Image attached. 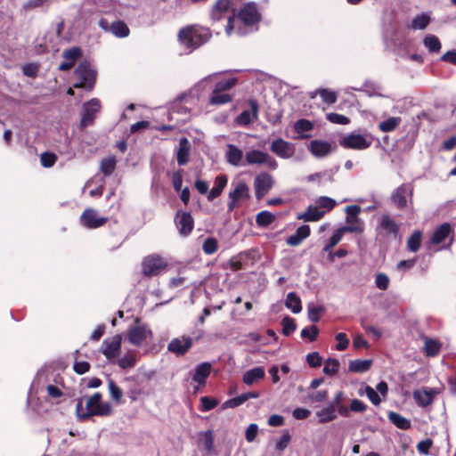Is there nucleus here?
Listing matches in <instances>:
<instances>
[{
    "label": "nucleus",
    "mask_w": 456,
    "mask_h": 456,
    "mask_svg": "<svg viewBox=\"0 0 456 456\" xmlns=\"http://www.w3.org/2000/svg\"><path fill=\"white\" fill-rule=\"evenodd\" d=\"M211 33L208 28L195 25L182 28L178 39L182 45L192 51L209 40Z\"/></svg>",
    "instance_id": "1"
},
{
    "label": "nucleus",
    "mask_w": 456,
    "mask_h": 456,
    "mask_svg": "<svg viewBox=\"0 0 456 456\" xmlns=\"http://www.w3.org/2000/svg\"><path fill=\"white\" fill-rule=\"evenodd\" d=\"M86 411H82V402L77 403V415L85 419L90 416H109L112 413V406L110 403H102V395L98 392L86 399Z\"/></svg>",
    "instance_id": "2"
},
{
    "label": "nucleus",
    "mask_w": 456,
    "mask_h": 456,
    "mask_svg": "<svg viewBox=\"0 0 456 456\" xmlns=\"http://www.w3.org/2000/svg\"><path fill=\"white\" fill-rule=\"evenodd\" d=\"M77 82L74 84L76 88H85L91 91L95 83L96 71L87 61H81L75 69Z\"/></svg>",
    "instance_id": "3"
},
{
    "label": "nucleus",
    "mask_w": 456,
    "mask_h": 456,
    "mask_svg": "<svg viewBox=\"0 0 456 456\" xmlns=\"http://www.w3.org/2000/svg\"><path fill=\"white\" fill-rule=\"evenodd\" d=\"M372 143V137L370 134H361L356 133H350L345 134L339 140V144L345 149H351L356 151H362L368 149Z\"/></svg>",
    "instance_id": "4"
},
{
    "label": "nucleus",
    "mask_w": 456,
    "mask_h": 456,
    "mask_svg": "<svg viewBox=\"0 0 456 456\" xmlns=\"http://www.w3.org/2000/svg\"><path fill=\"white\" fill-rule=\"evenodd\" d=\"M245 162L248 165H265L271 169L277 168V162L267 152L259 150H250L245 154Z\"/></svg>",
    "instance_id": "5"
},
{
    "label": "nucleus",
    "mask_w": 456,
    "mask_h": 456,
    "mask_svg": "<svg viewBox=\"0 0 456 456\" xmlns=\"http://www.w3.org/2000/svg\"><path fill=\"white\" fill-rule=\"evenodd\" d=\"M167 267L166 262L159 256L151 255L143 258L142 272L145 276L158 275Z\"/></svg>",
    "instance_id": "6"
},
{
    "label": "nucleus",
    "mask_w": 456,
    "mask_h": 456,
    "mask_svg": "<svg viewBox=\"0 0 456 456\" xmlns=\"http://www.w3.org/2000/svg\"><path fill=\"white\" fill-rule=\"evenodd\" d=\"M101 110V102L98 99L93 98L83 104L81 114L80 126L81 128L87 127L92 125L96 114Z\"/></svg>",
    "instance_id": "7"
},
{
    "label": "nucleus",
    "mask_w": 456,
    "mask_h": 456,
    "mask_svg": "<svg viewBox=\"0 0 456 456\" xmlns=\"http://www.w3.org/2000/svg\"><path fill=\"white\" fill-rule=\"evenodd\" d=\"M122 337L115 335L110 339H104L101 351L109 361H114L119 354L121 349Z\"/></svg>",
    "instance_id": "8"
},
{
    "label": "nucleus",
    "mask_w": 456,
    "mask_h": 456,
    "mask_svg": "<svg viewBox=\"0 0 456 456\" xmlns=\"http://www.w3.org/2000/svg\"><path fill=\"white\" fill-rule=\"evenodd\" d=\"M108 218L100 216L94 208H86L80 216L81 224L87 229H96L102 226Z\"/></svg>",
    "instance_id": "9"
},
{
    "label": "nucleus",
    "mask_w": 456,
    "mask_h": 456,
    "mask_svg": "<svg viewBox=\"0 0 456 456\" xmlns=\"http://www.w3.org/2000/svg\"><path fill=\"white\" fill-rule=\"evenodd\" d=\"M151 336V330L144 325H134L127 332L128 341L134 346H141Z\"/></svg>",
    "instance_id": "10"
},
{
    "label": "nucleus",
    "mask_w": 456,
    "mask_h": 456,
    "mask_svg": "<svg viewBox=\"0 0 456 456\" xmlns=\"http://www.w3.org/2000/svg\"><path fill=\"white\" fill-rule=\"evenodd\" d=\"M270 150L272 152L282 159H289L293 156L295 152L294 145L291 142L283 140L282 138H278L273 141L270 146Z\"/></svg>",
    "instance_id": "11"
},
{
    "label": "nucleus",
    "mask_w": 456,
    "mask_h": 456,
    "mask_svg": "<svg viewBox=\"0 0 456 456\" xmlns=\"http://www.w3.org/2000/svg\"><path fill=\"white\" fill-rule=\"evenodd\" d=\"M273 180L269 173H260L255 179L256 197L261 200L273 187Z\"/></svg>",
    "instance_id": "12"
},
{
    "label": "nucleus",
    "mask_w": 456,
    "mask_h": 456,
    "mask_svg": "<svg viewBox=\"0 0 456 456\" xmlns=\"http://www.w3.org/2000/svg\"><path fill=\"white\" fill-rule=\"evenodd\" d=\"M250 110H243L236 118V122L240 126H248L258 118V103L256 100L248 101Z\"/></svg>",
    "instance_id": "13"
},
{
    "label": "nucleus",
    "mask_w": 456,
    "mask_h": 456,
    "mask_svg": "<svg viewBox=\"0 0 456 456\" xmlns=\"http://www.w3.org/2000/svg\"><path fill=\"white\" fill-rule=\"evenodd\" d=\"M192 346V338L180 337L173 338L167 345V350L176 355L185 354Z\"/></svg>",
    "instance_id": "14"
},
{
    "label": "nucleus",
    "mask_w": 456,
    "mask_h": 456,
    "mask_svg": "<svg viewBox=\"0 0 456 456\" xmlns=\"http://www.w3.org/2000/svg\"><path fill=\"white\" fill-rule=\"evenodd\" d=\"M260 19L256 5L253 3H248L240 11L239 20L242 21L245 25H252L256 23Z\"/></svg>",
    "instance_id": "15"
},
{
    "label": "nucleus",
    "mask_w": 456,
    "mask_h": 456,
    "mask_svg": "<svg viewBox=\"0 0 456 456\" xmlns=\"http://www.w3.org/2000/svg\"><path fill=\"white\" fill-rule=\"evenodd\" d=\"M337 205V201L330 197L322 196L315 199V221L331 211Z\"/></svg>",
    "instance_id": "16"
},
{
    "label": "nucleus",
    "mask_w": 456,
    "mask_h": 456,
    "mask_svg": "<svg viewBox=\"0 0 456 456\" xmlns=\"http://www.w3.org/2000/svg\"><path fill=\"white\" fill-rule=\"evenodd\" d=\"M82 56V51L79 47H72L62 52L64 61L59 65V69L67 71L72 68L74 63Z\"/></svg>",
    "instance_id": "17"
},
{
    "label": "nucleus",
    "mask_w": 456,
    "mask_h": 456,
    "mask_svg": "<svg viewBox=\"0 0 456 456\" xmlns=\"http://www.w3.org/2000/svg\"><path fill=\"white\" fill-rule=\"evenodd\" d=\"M230 202L228 209L233 210L236 204L248 198V188L244 183H238L234 190L229 193Z\"/></svg>",
    "instance_id": "18"
},
{
    "label": "nucleus",
    "mask_w": 456,
    "mask_h": 456,
    "mask_svg": "<svg viewBox=\"0 0 456 456\" xmlns=\"http://www.w3.org/2000/svg\"><path fill=\"white\" fill-rule=\"evenodd\" d=\"M225 158L227 162L234 167L245 165V158L243 156V151L233 144L227 145Z\"/></svg>",
    "instance_id": "19"
},
{
    "label": "nucleus",
    "mask_w": 456,
    "mask_h": 456,
    "mask_svg": "<svg viewBox=\"0 0 456 456\" xmlns=\"http://www.w3.org/2000/svg\"><path fill=\"white\" fill-rule=\"evenodd\" d=\"M314 130V124L305 118L297 120L294 125V131L297 134L295 138L297 139H307L312 136Z\"/></svg>",
    "instance_id": "20"
},
{
    "label": "nucleus",
    "mask_w": 456,
    "mask_h": 456,
    "mask_svg": "<svg viewBox=\"0 0 456 456\" xmlns=\"http://www.w3.org/2000/svg\"><path fill=\"white\" fill-rule=\"evenodd\" d=\"M176 226L181 235L187 236L193 229V219L189 213H183L176 216Z\"/></svg>",
    "instance_id": "21"
},
{
    "label": "nucleus",
    "mask_w": 456,
    "mask_h": 456,
    "mask_svg": "<svg viewBox=\"0 0 456 456\" xmlns=\"http://www.w3.org/2000/svg\"><path fill=\"white\" fill-rule=\"evenodd\" d=\"M412 189L411 184H403L398 187L392 194V200L398 208H403L406 206V198L411 195Z\"/></svg>",
    "instance_id": "22"
},
{
    "label": "nucleus",
    "mask_w": 456,
    "mask_h": 456,
    "mask_svg": "<svg viewBox=\"0 0 456 456\" xmlns=\"http://www.w3.org/2000/svg\"><path fill=\"white\" fill-rule=\"evenodd\" d=\"M265 376V371L263 367H256L247 370L242 377L243 382L248 386H252L258 381L262 380Z\"/></svg>",
    "instance_id": "23"
},
{
    "label": "nucleus",
    "mask_w": 456,
    "mask_h": 456,
    "mask_svg": "<svg viewBox=\"0 0 456 456\" xmlns=\"http://www.w3.org/2000/svg\"><path fill=\"white\" fill-rule=\"evenodd\" d=\"M231 5L230 0H217L211 12V18L215 21H219L229 12Z\"/></svg>",
    "instance_id": "24"
},
{
    "label": "nucleus",
    "mask_w": 456,
    "mask_h": 456,
    "mask_svg": "<svg viewBox=\"0 0 456 456\" xmlns=\"http://www.w3.org/2000/svg\"><path fill=\"white\" fill-rule=\"evenodd\" d=\"M211 371V364L209 362H202L196 366L192 379L199 385H205L206 379Z\"/></svg>",
    "instance_id": "25"
},
{
    "label": "nucleus",
    "mask_w": 456,
    "mask_h": 456,
    "mask_svg": "<svg viewBox=\"0 0 456 456\" xmlns=\"http://www.w3.org/2000/svg\"><path fill=\"white\" fill-rule=\"evenodd\" d=\"M310 232L311 229L309 225H302L297 228L293 235L287 238L286 242L289 246H297L310 235Z\"/></svg>",
    "instance_id": "26"
},
{
    "label": "nucleus",
    "mask_w": 456,
    "mask_h": 456,
    "mask_svg": "<svg viewBox=\"0 0 456 456\" xmlns=\"http://www.w3.org/2000/svg\"><path fill=\"white\" fill-rule=\"evenodd\" d=\"M113 173H97L94 178L87 182L86 186H91L94 182L101 183V184L89 191L92 197L101 196L102 194V183H105L107 180H110Z\"/></svg>",
    "instance_id": "27"
},
{
    "label": "nucleus",
    "mask_w": 456,
    "mask_h": 456,
    "mask_svg": "<svg viewBox=\"0 0 456 456\" xmlns=\"http://www.w3.org/2000/svg\"><path fill=\"white\" fill-rule=\"evenodd\" d=\"M379 227L387 235H393L394 237H396L398 234L399 226L388 215L381 216Z\"/></svg>",
    "instance_id": "28"
},
{
    "label": "nucleus",
    "mask_w": 456,
    "mask_h": 456,
    "mask_svg": "<svg viewBox=\"0 0 456 456\" xmlns=\"http://www.w3.org/2000/svg\"><path fill=\"white\" fill-rule=\"evenodd\" d=\"M430 22V14L428 12H422L413 17L409 28L412 30H423L429 25Z\"/></svg>",
    "instance_id": "29"
},
{
    "label": "nucleus",
    "mask_w": 456,
    "mask_h": 456,
    "mask_svg": "<svg viewBox=\"0 0 456 456\" xmlns=\"http://www.w3.org/2000/svg\"><path fill=\"white\" fill-rule=\"evenodd\" d=\"M191 150V143L187 138H181L177 150L176 159L180 166L184 165L188 161V156Z\"/></svg>",
    "instance_id": "30"
},
{
    "label": "nucleus",
    "mask_w": 456,
    "mask_h": 456,
    "mask_svg": "<svg viewBox=\"0 0 456 456\" xmlns=\"http://www.w3.org/2000/svg\"><path fill=\"white\" fill-rule=\"evenodd\" d=\"M341 393L338 394L335 398V403L330 404L328 407L322 409L320 411H317V416L320 419L321 422H327L334 419L336 418V405L339 403Z\"/></svg>",
    "instance_id": "31"
},
{
    "label": "nucleus",
    "mask_w": 456,
    "mask_h": 456,
    "mask_svg": "<svg viewBox=\"0 0 456 456\" xmlns=\"http://www.w3.org/2000/svg\"><path fill=\"white\" fill-rule=\"evenodd\" d=\"M259 396V394L256 392H248L241 394L234 398H232L230 400H227L223 407L224 408H235L242 403H244L246 401H248L250 398H257Z\"/></svg>",
    "instance_id": "32"
},
{
    "label": "nucleus",
    "mask_w": 456,
    "mask_h": 456,
    "mask_svg": "<svg viewBox=\"0 0 456 456\" xmlns=\"http://www.w3.org/2000/svg\"><path fill=\"white\" fill-rule=\"evenodd\" d=\"M451 232V226L449 224L444 223L439 225L434 232L431 237V242L433 244H440L444 241Z\"/></svg>",
    "instance_id": "33"
},
{
    "label": "nucleus",
    "mask_w": 456,
    "mask_h": 456,
    "mask_svg": "<svg viewBox=\"0 0 456 456\" xmlns=\"http://www.w3.org/2000/svg\"><path fill=\"white\" fill-rule=\"evenodd\" d=\"M388 419L392 422L396 428L408 430L411 428V421L395 411H389L387 414Z\"/></svg>",
    "instance_id": "34"
},
{
    "label": "nucleus",
    "mask_w": 456,
    "mask_h": 456,
    "mask_svg": "<svg viewBox=\"0 0 456 456\" xmlns=\"http://www.w3.org/2000/svg\"><path fill=\"white\" fill-rule=\"evenodd\" d=\"M232 101V96L228 93L214 89L209 98V103L212 105H223Z\"/></svg>",
    "instance_id": "35"
},
{
    "label": "nucleus",
    "mask_w": 456,
    "mask_h": 456,
    "mask_svg": "<svg viewBox=\"0 0 456 456\" xmlns=\"http://www.w3.org/2000/svg\"><path fill=\"white\" fill-rule=\"evenodd\" d=\"M227 183V178L224 175H219L216 178L215 185L208 193V199L213 200L215 198L220 195L223 189Z\"/></svg>",
    "instance_id": "36"
},
{
    "label": "nucleus",
    "mask_w": 456,
    "mask_h": 456,
    "mask_svg": "<svg viewBox=\"0 0 456 456\" xmlns=\"http://www.w3.org/2000/svg\"><path fill=\"white\" fill-rule=\"evenodd\" d=\"M110 31L117 37H126L129 35V28L127 25L121 21L117 20L111 23Z\"/></svg>",
    "instance_id": "37"
},
{
    "label": "nucleus",
    "mask_w": 456,
    "mask_h": 456,
    "mask_svg": "<svg viewBox=\"0 0 456 456\" xmlns=\"http://www.w3.org/2000/svg\"><path fill=\"white\" fill-rule=\"evenodd\" d=\"M423 44L425 47L430 52L437 53L441 50V43L438 37L435 35H427L423 39Z\"/></svg>",
    "instance_id": "38"
},
{
    "label": "nucleus",
    "mask_w": 456,
    "mask_h": 456,
    "mask_svg": "<svg viewBox=\"0 0 456 456\" xmlns=\"http://www.w3.org/2000/svg\"><path fill=\"white\" fill-rule=\"evenodd\" d=\"M285 305L294 314H298L302 309L300 298L294 292H289L287 295Z\"/></svg>",
    "instance_id": "39"
},
{
    "label": "nucleus",
    "mask_w": 456,
    "mask_h": 456,
    "mask_svg": "<svg viewBox=\"0 0 456 456\" xmlns=\"http://www.w3.org/2000/svg\"><path fill=\"white\" fill-rule=\"evenodd\" d=\"M371 360H354L349 362V370L353 372H365L371 366Z\"/></svg>",
    "instance_id": "40"
},
{
    "label": "nucleus",
    "mask_w": 456,
    "mask_h": 456,
    "mask_svg": "<svg viewBox=\"0 0 456 456\" xmlns=\"http://www.w3.org/2000/svg\"><path fill=\"white\" fill-rule=\"evenodd\" d=\"M401 123V118L391 117L379 124V128L384 133L394 131Z\"/></svg>",
    "instance_id": "41"
},
{
    "label": "nucleus",
    "mask_w": 456,
    "mask_h": 456,
    "mask_svg": "<svg viewBox=\"0 0 456 456\" xmlns=\"http://www.w3.org/2000/svg\"><path fill=\"white\" fill-rule=\"evenodd\" d=\"M275 220V216L269 211H261L256 216V223L260 227H267Z\"/></svg>",
    "instance_id": "42"
},
{
    "label": "nucleus",
    "mask_w": 456,
    "mask_h": 456,
    "mask_svg": "<svg viewBox=\"0 0 456 456\" xmlns=\"http://www.w3.org/2000/svg\"><path fill=\"white\" fill-rule=\"evenodd\" d=\"M413 398L416 403L422 407L429 405L433 401L432 394L428 391H415L413 393Z\"/></svg>",
    "instance_id": "43"
},
{
    "label": "nucleus",
    "mask_w": 456,
    "mask_h": 456,
    "mask_svg": "<svg viewBox=\"0 0 456 456\" xmlns=\"http://www.w3.org/2000/svg\"><path fill=\"white\" fill-rule=\"evenodd\" d=\"M336 146L327 142L315 141V157H324L330 153Z\"/></svg>",
    "instance_id": "44"
},
{
    "label": "nucleus",
    "mask_w": 456,
    "mask_h": 456,
    "mask_svg": "<svg viewBox=\"0 0 456 456\" xmlns=\"http://www.w3.org/2000/svg\"><path fill=\"white\" fill-rule=\"evenodd\" d=\"M345 232L341 228H338L334 232L332 236L327 240L324 245L323 250L326 252H330L337 244L340 242L344 236Z\"/></svg>",
    "instance_id": "45"
},
{
    "label": "nucleus",
    "mask_w": 456,
    "mask_h": 456,
    "mask_svg": "<svg viewBox=\"0 0 456 456\" xmlns=\"http://www.w3.org/2000/svg\"><path fill=\"white\" fill-rule=\"evenodd\" d=\"M345 232L341 228H338L334 232L332 236L327 240L324 245L323 250L326 252H330L337 244L340 242L344 236Z\"/></svg>",
    "instance_id": "46"
},
{
    "label": "nucleus",
    "mask_w": 456,
    "mask_h": 456,
    "mask_svg": "<svg viewBox=\"0 0 456 456\" xmlns=\"http://www.w3.org/2000/svg\"><path fill=\"white\" fill-rule=\"evenodd\" d=\"M345 232L341 228H338L334 232L332 236L327 240L324 245L323 250L326 252H330L337 244L340 242L344 236Z\"/></svg>",
    "instance_id": "47"
},
{
    "label": "nucleus",
    "mask_w": 456,
    "mask_h": 456,
    "mask_svg": "<svg viewBox=\"0 0 456 456\" xmlns=\"http://www.w3.org/2000/svg\"><path fill=\"white\" fill-rule=\"evenodd\" d=\"M345 232L341 228H338L334 232L332 236L327 240L324 245L323 250L326 252H330L337 244L340 242L344 236Z\"/></svg>",
    "instance_id": "48"
},
{
    "label": "nucleus",
    "mask_w": 456,
    "mask_h": 456,
    "mask_svg": "<svg viewBox=\"0 0 456 456\" xmlns=\"http://www.w3.org/2000/svg\"><path fill=\"white\" fill-rule=\"evenodd\" d=\"M318 94L322 101L328 105L335 103L338 99L337 93L330 89H319L315 92V94Z\"/></svg>",
    "instance_id": "49"
},
{
    "label": "nucleus",
    "mask_w": 456,
    "mask_h": 456,
    "mask_svg": "<svg viewBox=\"0 0 456 456\" xmlns=\"http://www.w3.org/2000/svg\"><path fill=\"white\" fill-rule=\"evenodd\" d=\"M421 232L415 231L407 240V248L411 252H417L420 247Z\"/></svg>",
    "instance_id": "50"
},
{
    "label": "nucleus",
    "mask_w": 456,
    "mask_h": 456,
    "mask_svg": "<svg viewBox=\"0 0 456 456\" xmlns=\"http://www.w3.org/2000/svg\"><path fill=\"white\" fill-rule=\"evenodd\" d=\"M117 363L121 369H124V370L131 369V368L134 367V365L136 363L135 355L132 353H128V354H125L124 356H122L121 358H119L117 361Z\"/></svg>",
    "instance_id": "51"
},
{
    "label": "nucleus",
    "mask_w": 456,
    "mask_h": 456,
    "mask_svg": "<svg viewBox=\"0 0 456 456\" xmlns=\"http://www.w3.org/2000/svg\"><path fill=\"white\" fill-rule=\"evenodd\" d=\"M440 351V343L436 339L427 338L425 340V353L428 356H435Z\"/></svg>",
    "instance_id": "52"
},
{
    "label": "nucleus",
    "mask_w": 456,
    "mask_h": 456,
    "mask_svg": "<svg viewBox=\"0 0 456 456\" xmlns=\"http://www.w3.org/2000/svg\"><path fill=\"white\" fill-rule=\"evenodd\" d=\"M201 444L204 449L211 453L214 450V435L212 430H207L202 434Z\"/></svg>",
    "instance_id": "53"
},
{
    "label": "nucleus",
    "mask_w": 456,
    "mask_h": 456,
    "mask_svg": "<svg viewBox=\"0 0 456 456\" xmlns=\"http://www.w3.org/2000/svg\"><path fill=\"white\" fill-rule=\"evenodd\" d=\"M238 80L236 77H231L228 79L221 80L216 83L214 89L217 91H223L227 93V91L231 90L237 84Z\"/></svg>",
    "instance_id": "54"
},
{
    "label": "nucleus",
    "mask_w": 456,
    "mask_h": 456,
    "mask_svg": "<svg viewBox=\"0 0 456 456\" xmlns=\"http://www.w3.org/2000/svg\"><path fill=\"white\" fill-rule=\"evenodd\" d=\"M218 248V243L217 240L213 237L207 238L202 245V249L205 254L207 255H212L215 252H216Z\"/></svg>",
    "instance_id": "55"
},
{
    "label": "nucleus",
    "mask_w": 456,
    "mask_h": 456,
    "mask_svg": "<svg viewBox=\"0 0 456 456\" xmlns=\"http://www.w3.org/2000/svg\"><path fill=\"white\" fill-rule=\"evenodd\" d=\"M108 387L111 398L117 403H120L121 398L123 396L122 390L116 385V383L112 379L108 380Z\"/></svg>",
    "instance_id": "56"
},
{
    "label": "nucleus",
    "mask_w": 456,
    "mask_h": 456,
    "mask_svg": "<svg viewBox=\"0 0 456 456\" xmlns=\"http://www.w3.org/2000/svg\"><path fill=\"white\" fill-rule=\"evenodd\" d=\"M361 212V208L357 205H351L346 208V223H351L353 221H360L357 216Z\"/></svg>",
    "instance_id": "57"
},
{
    "label": "nucleus",
    "mask_w": 456,
    "mask_h": 456,
    "mask_svg": "<svg viewBox=\"0 0 456 456\" xmlns=\"http://www.w3.org/2000/svg\"><path fill=\"white\" fill-rule=\"evenodd\" d=\"M365 394L366 396L370 399V401L374 404V405H379L381 402V399H380V396L379 395V394L377 393V391L372 388L370 386H366L364 387V392H360V395H363Z\"/></svg>",
    "instance_id": "58"
},
{
    "label": "nucleus",
    "mask_w": 456,
    "mask_h": 456,
    "mask_svg": "<svg viewBox=\"0 0 456 456\" xmlns=\"http://www.w3.org/2000/svg\"><path fill=\"white\" fill-rule=\"evenodd\" d=\"M339 366V362L336 359H328L325 362V365L323 367V372L327 375L332 376L337 373Z\"/></svg>",
    "instance_id": "59"
},
{
    "label": "nucleus",
    "mask_w": 456,
    "mask_h": 456,
    "mask_svg": "<svg viewBox=\"0 0 456 456\" xmlns=\"http://www.w3.org/2000/svg\"><path fill=\"white\" fill-rule=\"evenodd\" d=\"M326 117L327 119L333 124L347 125L350 122L347 117L338 113H328Z\"/></svg>",
    "instance_id": "60"
},
{
    "label": "nucleus",
    "mask_w": 456,
    "mask_h": 456,
    "mask_svg": "<svg viewBox=\"0 0 456 456\" xmlns=\"http://www.w3.org/2000/svg\"><path fill=\"white\" fill-rule=\"evenodd\" d=\"M348 225L340 227L343 232H355L361 233L363 231V224L361 221H353L351 223H347Z\"/></svg>",
    "instance_id": "61"
},
{
    "label": "nucleus",
    "mask_w": 456,
    "mask_h": 456,
    "mask_svg": "<svg viewBox=\"0 0 456 456\" xmlns=\"http://www.w3.org/2000/svg\"><path fill=\"white\" fill-rule=\"evenodd\" d=\"M56 159V155L50 152L42 153L40 157L41 164L45 168L52 167L55 163Z\"/></svg>",
    "instance_id": "62"
},
{
    "label": "nucleus",
    "mask_w": 456,
    "mask_h": 456,
    "mask_svg": "<svg viewBox=\"0 0 456 456\" xmlns=\"http://www.w3.org/2000/svg\"><path fill=\"white\" fill-rule=\"evenodd\" d=\"M201 402V411H208L212 409H214L217 404L218 401L216 399L208 397V396H202L200 398Z\"/></svg>",
    "instance_id": "63"
},
{
    "label": "nucleus",
    "mask_w": 456,
    "mask_h": 456,
    "mask_svg": "<svg viewBox=\"0 0 456 456\" xmlns=\"http://www.w3.org/2000/svg\"><path fill=\"white\" fill-rule=\"evenodd\" d=\"M281 324L282 332L285 336H289L296 330L294 321L289 317L283 318Z\"/></svg>",
    "instance_id": "64"
}]
</instances>
